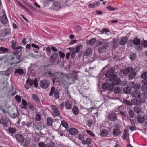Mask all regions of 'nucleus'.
Here are the masks:
<instances>
[{
    "label": "nucleus",
    "instance_id": "f257e3e1",
    "mask_svg": "<svg viewBox=\"0 0 147 147\" xmlns=\"http://www.w3.org/2000/svg\"><path fill=\"white\" fill-rule=\"evenodd\" d=\"M114 70L111 69L107 70L106 72L105 76L109 78V81L113 82V84H117L119 82L120 78L117 77V75L114 74Z\"/></svg>",
    "mask_w": 147,
    "mask_h": 147
},
{
    "label": "nucleus",
    "instance_id": "f03ea898",
    "mask_svg": "<svg viewBox=\"0 0 147 147\" xmlns=\"http://www.w3.org/2000/svg\"><path fill=\"white\" fill-rule=\"evenodd\" d=\"M140 44V40L137 37H136L133 39H129L127 42L128 46L133 47L134 45H138L135 47V49L138 51H141L143 47L142 45H138Z\"/></svg>",
    "mask_w": 147,
    "mask_h": 147
},
{
    "label": "nucleus",
    "instance_id": "7ed1b4c3",
    "mask_svg": "<svg viewBox=\"0 0 147 147\" xmlns=\"http://www.w3.org/2000/svg\"><path fill=\"white\" fill-rule=\"evenodd\" d=\"M33 85L36 88H37L38 86L37 82L36 81L32 80L30 78H28L24 86L26 89H28L32 87Z\"/></svg>",
    "mask_w": 147,
    "mask_h": 147
},
{
    "label": "nucleus",
    "instance_id": "20e7f679",
    "mask_svg": "<svg viewBox=\"0 0 147 147\" xmlns=\"http://www.w3.org/2000/svg\"><path fill=\"white\" fill-rule=\"evenodd\" d=\"M117 123H115V125L113 126L115 128L113 129L112 132L113 135L115 137L119 136L121 133V131L119 128L120 121L119 120H117Z\"/></svg>",
    "mask_w": 147,
    "mask_h": 147
},
{
    "label": "nucleus",
    "instance_id": "39448f33",
    "mask_svg": "<svg viewBox=\"0 0 147 147\" xmlns=\"http://www.w3.org/2000/svg\"><path fill=\"white\" fill-rule=\"evenodd\" d=\"M58 83L60 85H63V86H65L67 84V82L62 77L54 78L53 80V83Z\"/></svg>",
    "mask_w": 147,
    "mask_h": 147
},
{
    "label": "nucleus",
    "instance_id": "423d86ee",
    "mask_svg": "<svg viewBox=\"0 0 147 147\" xmlns=\"http://www.w3.org/2000/svg\"><path fill=\"white\" fill-rule=\"evenodd\" d=\"M49 93L50 96H52L54 94V97L56 99H58L59 97V93L58 90L57 89L55 90V88L54 86L51 88Z\"/></svg>",
    "mask_w": 147,
    "mask_h": 147
},
{
    "label": "nucleus",
    "instance_id": "0eeeda50",
    "mask_svg": "<svg viewBox=\"0 0 147 147\" xmlns=\"http://www.w3.org/2000/svg\"><path fill=\"white\" fill-rule=\"evenodd\" d=\"M40 85L42 88L45 89L48 88L50 86L49 82L45 79L41 80L40 82Z\"/></svg>",
    "mask_w": 147,
    "mask_h": 147
},
{
    "label": "nucleus",
    "instance_id": "6e6552de",
    "mask_svg": "<svg viewBox=\"0 0 147 147\" xmlns=\"http://www.w3.org/2000/svg\"><path fill=\"white\" fill-rule=\"evenodd\" d=\"M128 85L132 88L134 89L138 90L141 87V85L139 84H135L133 82H130L128 83Z\"/></svg>",
    "mask_w": 147,
    "mask_h": 147
},
{
    "label": "nucleus",
    "instance_id": "1a4fd4ad",
    "mask_svg": "<svg viewBox=\"0 0 147 147\" xmlns=\"http://www.w3.org/2000/svg\"><path fill=\"white\" fill-rule=\"evenodd\" d=\"M108 118L109 120L111 121L114 122H116L117 123V121L118 119H117V117L115 113H110L108 117Z\"/></svg>",
    "mask_w": 147,
    "mask_h": 147
},
{
    "label": "nucleus",
    "instance_id": "9d476101",
    "mask_svg": "<svg viewBox=\"0 0 147 147\" xmlns=\"http://www.w3.org/2000/svg\"><path fill=\"white\" fill-rule=\"evenodd\" d=\"M0 21L4 24H7L8 23V20L5 13L0 17Z\"/></svg>",
    "mask_w": 147,
    "mask_h": 147
},
{
    "label": "nucleus",
    "instance_id": "9b49d317",
    "mask_svg": "<svg viewBox=\"0 0 147 147\" xmlns=\"http://www.w3.org/2000/svg\"><path fill=\"white\" fill-rule=\"evenodd\" d=\"M15 136L16 140L18 142L22 143L24 142V137L22 135L19 134H17L15 135Z\"/></svg>",
    "mask_w": 147,
    "mask_h": 147
},
{
    "label": "nucleus",
    "instance_id": "f8f14e48",
    "mask_svg": "<svg viewBox=\"0 0 147 147\" xmlns=\"http://www.w3.org/2000/svg\"><path fill=\"white\" fill-rule=\"evenodd\" d=\"M53 114L55 115H59L60 114V111L59 110L58 107L55 106L53 105L51 107Z\"/></svg>",
    "mask_w": 147,
    "mask_h": 147
},
{
    "label": "nucleus",
    "instance_id": "ddd939ff",
    "mask_svg": "<svg viewBox=\"0 0 147 147\" xmlns=\"http://www.w3.org/2000/svg\"><path fill=\"white\" fill-rule=\"evenodd\" d=\"M61 5L59 2L55 1L53 2L52 5L53 8L56 11H58L61 8Z\"/></svg>",
    "mask_w": 147,
    "mask_h": 147
},
{
    "label": "nucleus",
    "instance_id": "4468645a",
    "mask_svg": "<svg viewBox=\"0 0 147 147\" xmlns=\"http://www.w3.org/2000/svg\"><path fill=\"white\" fill-rule=\"evenodd\" d=\"M134 71L133 68L131 67H128L124 69L123 71V74L125 75L129 74Z\"/></svg>",
    "mask_w": 147,
    "mask_h": 147
},
{
    "label": "nucleus",
    "instance_id": "2eb2a0df",
    "mask_svg": "<svg viewBox=\"0 0 147 147\" xmlns=\"http://www.w3.org/2000/svg\"><path fill=\"white\" fill-rule=\"evenodd\" d=\"M68 132L72 135H76L79 132L78 130L74 128H71L69 130Z\"/></svg>",
    "mask_w": 147,
    "mask_h": 147
},
{
    "label": "nucleus",
    "instance_id": "dca6fc26",
    "mask_svg": "<svg viewBox=\"0 0 147 147\" xmlns=\"http://www.w3.org/2000/svg\"><path fill=\"white\" fill-rule=\"evenodd\" d=\"M132 97L136 98H140L141 96V93L140 92L137 90L133 91L131 93Z\"/></svg>",
    "mask_w": 147,
    "mask_h": 147
},
{
    "label": "nucleus",
    "instance_id": "f3484780",
    "mask_svg": "<svg viewBox=\"0 0 147 147\" xmlns=\"http://www.w3.org/2000/svg\"><path fill=\"white\" fill-rule=\"evenodd\" d=\"M134 101V102L136 105H140L142 103H144L145 102V100L143 98H141L139 100L137 99H133L131 101Z\"/></svg>",
    "mask_w": 147,
    "mask_h": 147
},
{
    "label": "nucleus",
    "instance_id": "a211bd4d",
    "mask_svg": "<svg viewBox=\"0 0 147 147\" xmlns=\"http://www.w3.org/2000/svg\"><path fill=\"white\" fill-rule=\"evenodd\" d=\"M108 46L107 43H105L101 47L99 48L98 49V51L99 53H102L103 52H105L106 49Z\"/></svg>",
    "mask_w": 147,
    "mask_h": 147
},
{
    "label": "nucleus",
    "instance_id": "6ab92c4d",
    "mask_svg": "<svg viewBox=\"0 0 147 147\" xmlns=\"http://www.w3.org/2000/svg\"><path fill=\"white\" fill-rule=\"evenodd\" d=\"M94 121L91 119L89 120L87 122L86 125L89 127L94 126L95 125V118L94 116Z\"/></svg>",
    "mask_w": 147,
    "mask_h": 147
},
{
    "label": "nucleus",
    "instance_id": "aec40b11",
    "mask_svg": "<svg viewBox=\"0 0 147 147\" xmlns=\"http://www.w3.org/2000/svg\"><path fill=\"white\" fill-rule=\"evenodd\" d=\"M73 102L71 101L67 100L65 103V107L68 109H70L72 108Z\"/></svg>",
    "mask_w": 147,
    "mask_h": 147
},
{
    "label": "nucleus",
    "instance_id": "412c9836",
    "mask_svg": "<svg viewBox=\"0 0 147 147\" xmlns=\"http://www.w3.org/2000/svg\"><path fill=\"white\" fill-rule=\"evenodd\" d=\"M128 38L127 37H124L122 38L119 42V45H125L127 42Z\"/></svg>",
    "mask_w": 147,
    "mask_h": 147
},
{
    "label": "nucleus",
    "instance_id": "4be33fe9",
    "mask_svg": "<svg viewBox=\"0 0 147 147\" xmlns=\"http://www.w3.org/2000/svg\"><path fill=\"white\" fill-rule=\"evenodd\" d=\"M58 54L57 53H53L49 59L50 61L54 62L57 58Z\"/></svg>",
    "mask_w": 147,
    "mask_h": 147
},
{
    "label": "nucleus",
    "instance_id": "5701e85b",
    "mask_svg": "<svg viewBox=\"0 0 147 147\" xmlns=\"http://www.w3.org/2000/svg\"><path fill=\"white\" fill-rule=\"evenodd\" d=\"M32 98L35 101L37 104L40 103V101L39 97L35 94H33L32 95Z\"/></svg>",
    "mask_w": 147,
    "mask_h": 147
},
{
    "label": "nucleus",
    "instance_id": "b1692460",
    "mask_svg": "<svg viewBox=\"0 0 147 147\" xmlns=\"http://www.w3.org/2000/svg\"><path fill=\"white\" fill-rule=\"evenodd\" d=\"M100 134L102 137H106L109 135V131L105 129H103L100 131Z\"/></svg>",
    "mask_w": 147,
    "mask_h": 147
},
{
    "label": "nucleus",
    "instance_id": "393cba45",
    "mask_svg": "<svg viewBox=\"0 0 147 147\" xmlns=\"http://www.w3.org/2000/svg\"><path fill=\"white\" fill-rule=\"evenodd\" d=\"M137 120L139 123H142L144 122L145 118L143 116L139 115L137 117Z\"/></svg>",
    "mask_w": 147,
    "mask_h": 147
},
{
    "label": "nucleus",
    "instance_id": "a878e982",
    "mask_svg": "<svg viewBox=\"0 0 147 147\" xmlns=\"http://www.w3.org/2000/svg\"><path fill=\"white\" fill-rule=\"evenodd\" d=\"M9 34L7 29H3L1 33V34L4 37L9 35Z\"/></svg>",
    "mask_w": 147,
    "mask_h": 147
},
{
    "label": "nucleus",
    "instance_id": "bb28decb",
    "mask_svg": "<svg viewBox=\"0 0 147 147\" xmlns=\"http://www.w3.org/2000/svg\"><path fill=\"white\" fill-rule=\"evenodd\" d=\"M131 88L130 87L124 88L123 90V92L126 94L130 93L131 92Z\"/></svg>",
    "mask_w": 147,
    "mask_h": 147
},
{
    "label": "nucleus",
    "instance_id": "cd10ccee",
    "mask_svg": "<svg viewBox=\"0 0 147 147\" xmlns=\"http://www.w3.org/2000/svg\"><path fill=\"white\" fill-rule=\"evenodd\" d=\"M47 124L49 126H52L53 123V119L51 117H48L47 120Z\"/></svg>",
    "mask_w": 147,
    "mask_h": 147
},
{
    "label": "nucleus",
    "instance_id": "c85d7f7f",
    "mask_svg": "<svg viewBox=\"0 0 147 147\" xmlns=\"http://www.w3.org/2000/svg\"><path fill=\"white\" fill-rule=\"evenodd\" d=\"M72 111L75 115H77L79 112L78 108L76 106H74L72 109Z\"/></svg>",
    "mask_w": 147,
    "mask_h": 147
},
{
    "label": "nucleus",
    "instance_id": "c756f323",
    "mask_svg": "<svg viewBox=\"0 0 147 147\" xmlns=\"http://www.w3.org/2000/svg\"><path fill=\"white\" fill-rule=\"evenodd\" d=\"M96 39L94 38L90 39L87 41V44L89 45H92L96 42Z\"/></svg>",
    "mask_w": 147,
    "mask_h": 147
},
{
    "label": "nucleus",
    "instance_id": "7c9ffc66",
    "mask_svg": "<svg viewBox=\"0 0 147 147\" xmlns=\"http://www.w3.org/2000/svg\"><path fill=\"white\" fill-rule=\"evenodd\" d=\"M36 105L32 104L30 102H28V107L32 111H34L36 109Z\"/></svg>",
    "mask_w": 147,
    "mask_h": 147
},
{
    "label": "nucleus",
    "instance_id": "2f4dec72",
    "mask_svg": "<svg viewBox=\"0 0 147 147\" xmlns=\"http://www.w3.org/2000/svg\"><path fill=\"white\" fill-rule=\"evenodd\" d=\"M136 75V74L135 72L134 71H133L132 72L129 74L128 76V78L129 80H132L135 78Z\"/></svg>",
    "mask_w": 147,
    "mask_h": 147
},
{
    "label": "nucleus",
    "instance_id": "473e14b6",
    "mask_svg": "<svg viewBox=\"0 0 147 147\" xmlns=\"http://www.w3.org/2000/svg\"><path fill=\"white\" fill-rule=\"evenodd\" d=\"M15 74H17L19 75H22L24 74V71L22 69H17L15 71Z\"/></svg>",
    "mask_w": 147,
    "mask_h": 147
},
{
    "label": "nucleus",
    "instance_id": "72a5a7b5",
    "mask_svg": "<svg viewBox=\"0 0 147 147\" xmlns=\"http://www.w3.org/2000/svg\"><path fill=\"white\" fill-rule=\"evenodd\" d=\"M92 49L90 48H88L85 51L84 53V55L88 56L91 53Z\"/></svg>",
    "mask_w": 147,
    "mask_h": 147
},
{
    "label": "nucleus",
    "instance_id": "f704fd0d",
    "mask_svg": "<svg viewBox=\"0 0 147 147\" xmlns=\"http://www.w3.org/2000/svg\"><path fill=\"white\" fill-rule=\"evenodd\" d=\"M22 108L24 109H26L27 108L26 106L28 105L27 102L24 99L22 100Z\"/></svg>",
    "mask_w": 147,
    "mask_h": 147
},
{
    "label": "nucleus",
    "instance_id": "c9c22d12",
    "mask_svg": "<svg viewBox=\"0 0 147 147\" xmlns=\"http://www.w3.org/2000/svg\"><path fill=\"white\" fill-rule=\"evenodd\" d=\"M12 45V48L15 50L16 49V50L18 49L21 48V47L20 46H18L16 48H15V46L16 44V42L15 41V40H12L11 42Z\"/></svg>",
    "mask_w": 147,
    "mask_h": 147
},
{
    "label": "nucleus",
    "instance_id": "e433bc0d",
    "mask_svg": "<svg viewBox=\"0 0 147 147\" xmlns=\"http://www.w3.org/2000/svg\"><path fill=\"white\" fill-rule=\"evenodd\" d=\"M134 111L137 113L139 114L141 112V110L139 107L138 106H135L134 108Z\"/></svg>",
    "mask_w": 147,
    "mask_h": 147
},
{
    "label": "nucleus",
    "instance_id": "4c0bfd02",
    "mask_svg": "<svg viewBox=\"0 0 147 147\" xmlns=\"http://www.w3.org/2000/svg\"><path fill=\"white\" fill-rule=\"evenodd\" d=\"M119 82V84H113V85H117L118 84H120V85L122 86H125L127 84V81L125 80L123 81H121L120 80Z\"/></svg>",
    "mask_w": 147,
    "mask_h": 147
},
{
    "label": "nucleus",
    "instance_id": "58836bf2",
    "mask_svg": "<svg viewBox=\"0 0 147 147\" xmlns=\"http://www.w3.org/2000/svg\"><path fill=\"white\" fill-rule=\"evenodd\" d=\"M8 49L2 47H1V51L0 54L6 53L8 51Z\"/></svg>",
    "mask_w": 147,
    "mask_h": 147
},
{
    "label": "nucleus",
    "instance_id": "ea45409f",
    "mask_svg": "<svg viewBox=\"0 0 147 147\" xmlns=\"http://www.w3.org/2000/svg\"><path fill=\"white\" fill-rule=\"evenodd\" d=\"M1 124L6 125L7 124L8 121L7 120L6 118H2L1 119Z\"/></svg>",
    "mask_w": 147,
    "mask_h": 147
},
{
    "label": "nucleus",
    "instance_id": "a19ab883",
    "mask_svg": "<svg viewBox=\"0 0 147 147\" xmlns=\"http://www.w3.org/2000/svg\"><path fill=\"white\" fill-rule=\"evenodd\" d=\"M54 144L52 141H50L45 144V147H54Z\"/></svg>",
    "mask_w": 147,
    "mask_h": 147
},
{
    "label": "nucleus",
    "instance_id": "79ce46f5",
    "mask_svg": "<svg viewBox=\"0 0 147 147\" xmlns=\"http://www.w3.org/2000/svg\"><path fill=\"white\" fill-rule=\"evenodd\" d=\"M61 125L62 126L65 128H67L68 127V123L65 121L63 120L61 122Z\"/></svg>",
    "mask_w": 147,
    "mask_h": 147
},
{
    "label": "nucleus",
    "instance_id": "37998d69",
    "mask_svg": "<svg viewBox=\"0 0 147 147\" xmlns=\"http://www.w3.org/2000/svg\"><path fill=\"white\" fill-rule=\"evenodd\" d=\"M109 85H108L107 84H104L102 85V88L105 90V89H107L109 91H111L113 90V88H111L110 89L108 88V87L109 86Z\"/></svg>",
    "mask_w": 147,
    "mask_h": 147
},
{
    "label": "nucleus",
    "instance_id": "c03bdc74",
    "mask_svg": "<svg viewBox=\"0 0 147 147\" xmlns=\"http://www.w3.org/2000/svg\"><path fill=\"white\" fill-rule=\"evenodd\" d=\"M141 78L143 79H146L147 78V71H145L141 75Z\"/></svg>",
    "mask_w": 147,
    "mask_h": 147
},
{
    "label": "nucleus",
    "instance_id": "a18cd8bd",
    "mask_svg": "<svg viewBox=\"0 0 147 147\" xmlns=\"http://www.w3.org/2000/svg\"><path fill=\"white\" fill-rule=\"evenodd\" d=\"M26 125L28 128L30 127H34V126H36V125H35L34 123H32V122H28L26 124Z\"/></svg>",
    "mask_w": 147,
    "mask_h": 147
},
{
    "label": "nucleus",
    "instance_id": "49530a36",
    "mask_svg": "<svg viewBox=\"0 0 147 147\" xmlns=\"http://www.w3.org/2000/svg\"><path fill=\"white\" fill-rule=\"evenodd\" d=\"M21 55H17L16 58L18 59L19 61L16 62L15 63L16 65H17L18 63H19L21 61H22V58H21Z\"/></svg>",
    "mask_w": 147,
    "mask_h": 147
},
{
    "label": "nucleus",
    "instance_id": "de8ad7c7",
    "mask_svg": "<svg viewBox=\"0 0 147 147\" xmlns=\"http://www.w3.org/2000/svg\"><path fill=\"white\" fill-rule=\"evenodd\" d=\"M136 58V55L135 53H133L130 55V58L131 60H134Z\"/></svg>",
    "mask_w": 147,
    "mask_h": 147
},
{
    "label": "nucleus",
    "instance_id": "09e8293b",
    "mask_svg": "<svg viewBox=\"0 0 147 147\" xmlns=\"http://www.w3.org/2000/svg\"><path fill=\"white\" fill-rule=\"evenodd\" d=\"M141 90L142 91L147 90V85L143 84L141 86Z\"/></svg>",
    "mask_w": 147,
    "mask_h": 147
},
{
    "label": "nucleus",
    "instance_id": "8fccbe9b",
    "mask_svg": "<svg viewBox=\"0 0 147 147\" xmlns=\"http://www.w3.org/2000/svg\"><path fill=\"white\" fill-rule=\"evenodd\" d=\"M8 130L9 133L11 134L15 133L16 131V130L13 128H9L8 129Z\"/></svg>",
    "mask_w": 147,
    "mask_h": 147
},
{
    "label": "nucleus",
    "instance_id": "3c124183",
    "mask_svg": "<svg viewBox=\"0 0 147 147\" xmlns=\"http://www.w3.org/2000/svg\"><path fill=\"white\" fill-rule=\"evenodd\" d=\"M127 130L125 129L124 130L123 134L122 135V139L123 140H125L127 138Z\"/></svg>",
    "mask_w": 147,
    "mask_h": 147
},
{
    "label": "nucleus",
    "instance_id": "603ef678",
    "mask_svg": "<svg viewBox=\"0 0 147 147\" xmlns=\"http://www.w3.org/2000/svg\"><path fill=\"white\" fill-rule=\"evenodd\" d=\"M46 53L47 55L48 56H49L51 52L50 48L49 47H47L46 48Z\"/></svg>",
    "mask_w": 147,
    "mask_h": 147
},
{
    "label": "nucleus",
    "instance_id": "864d4df0",
    "mask_svg": "<svg viewBox=\"0 0 147 147\" xmlns=\"http://www.w3.org/2000/svg\"><path fill=\"white\" fill-rule=\"evenodd\" d=\"M35 118L36 120L40 121L41 119L40 115L39 114H37L36 115Z\"/></svg>",
    "mask_w": 147,
    "mask_h": 147
},
{
    "label": "nucleus",
    "instance_id": "5fc2aeb1",
    "mask_svg": "<svg viewBox=\"0 0 147 147\" xmlns=\"http://www.w3.org/2000/svg\"><path fill=\"white\" fill-rule=\"evenodd\" d=\"M15 99L18 102H20L21 100V98L18 95H17L15 96Z\"/></svg>",
    "mask_w": 147,
    "mask_h": 147
},
{
    "label": "nucleus",
    "instance_id": "6e6d98bb",
    "mask_svg": "<svg viewBox=\"0 0 147 147\" xmlns=\"http://www.w3.org/2000/svg\"><path fill=\"white\" fill-rule=\"evenodd\" d=\"M81 45H78L77 46L76 48V50H75V52L76 53H78L80 49H81Z\"/></svg>",
    "mask_w": 147,
    "mask_h": 147
},
{
    "label": "nucleus",
    "instance_id": "4d7b16f0",
    "mask_svg": "<svg viewBox=\"0 0 147 147\" xmlns=\"http://www.w3.org/2000/svg\"><path fill=\"white\" fill-rule=\"evenodd\" d=\"M129 116L131 118H133L134 116V114L133 111L131 110H129L128 112Z\"/></svg>",
    "mask_w": 147,
    "mask_h": 147
},
{
    "label": "nucleus",
    "instance_id": "13d9d810",
    "mask_svg": "<svg viewBox=\"0 0 147 147\" xmlns=\"http://www.w3.org/2000/svg\"><path fill=\"white\" fill-rule=\"evenodd\" d=\"M87 6L89 8H94L95 6V3H94L93 4L90 3Z\"/></svg>",
    "mask_w": 147,
    "mask_h": 147
},
{
    "label": "nucleus",
    "instance_id": "bf43d9fd",
    "mask_svg": "<svg viewBox=\"0 0 147 147\" xmlns=\"http://www.w3.org/2000/svg\"><path fill=\"white\" fill-rule=\"evenodd\" d=\"M86 132L88 134L92 137H94L95 136V135L91 131L89 130H87Z\"/></svg>",
    "mask_w": 147,
    "mask_h": 147
},
{
    "label": "nucleus",
    "instance_id": "052dcab7",
    "mask_svg": "<svg viewBox=\"0 0 147 147\" xmlns=\"http://www.w3.org/2000/svg\"><path fill=\"white\" fill-rule=\"evenodd\" d=\"M60 58L63 59L65 57V54L62 52L59 51V52Z\"/></svg>",
    "mask_w": 147,
    "mask_h": 147
},
{
    "label": "nucleus",
    "instance_id": "680f3d73",
    "mask_svg": "<svg viewBox=\"0 0 147 147\" xmlns=\"http://www.w3.org/2000/svg\"><path fill=\"white\" fill-rule=\"evenodd\" d=\"M56 73H52L51 71H48L47 73L49 75V76H52V77H54L56 74Z\"/></svg>",
    "mask_w": 147,
    "mask_h": 147
},
{
    "label": "nucleus",
    "instance_id": "e2e57ef3",
    "mask_svg": "<svg viewBox=\"0 0 147 147\" xmlns=\"http://www.w3.org/2000/svg\"><path fill=\"white\" fill-rule=\"evenodd\" d=\"M114 91L115 93L118 94L119 93L120 91L119 88L116 87L114 89Z\"/></svg>",
    "mask_w": 147,
    "mask_h": 147
},
{
    "label": "nucleus",
    "instance_id": "0e129e2a",
    "mask_svg": "<svg viewBox=\"0 0 147 147\" xmlns=\"http://www.w3.org/2000/svg\"><path fill=\"white\" fill-rule=\"evenodd\" d=\"M143 46L145 47H147V40H144L142 43Z\"/></svg>",
    "mask_w": 147,
    "mask_h": 147
},
{
    "label": "nucleus",
    "instance_id": "69168bd1",
    "mask_svg": "<svg viewBox=\"0 0 147 147\" xmlns=\"http://www.w3.org/2000/svg\"><path fill=\"white\" fill-rule=\"evenodd\" d=\"M39 147H45V144L42 142H40L38 144Z\"/></svg>",
    "mask_w": 147,
    "mask_h": 147
},
{
    "label": "nucleus",
    "instance_id": "338daca9",
    "mask_svg": "<svg viewBox=\"0 0 147 147\" xmlns=\"http://www.w3.org/2000/svg\"><path fill=\"white\" fill-rule=\"evenodd\" d=\"M78 76L77 75H74L72 78V80L73 81H76L77 80H78Z\"/></svg>",
    "mask_w": 147,
    "mask_h": 147
},
{
    "label": "nucleus",
    "instance_id": "774afa93",
    "mask_svg": "<svg viewBox=\"0 0 147 147\" xmlns=\"http://www.w3.org/2000/svg\"><path fill=\"white\" fill-rule=\"evenodd\" d=\"M78 138L79 140H81L84 138V135L82 134H79L78 136Z\"/></svg>",
    "mask_w": 147,
    "mask_h": 147
}]
</instances>
